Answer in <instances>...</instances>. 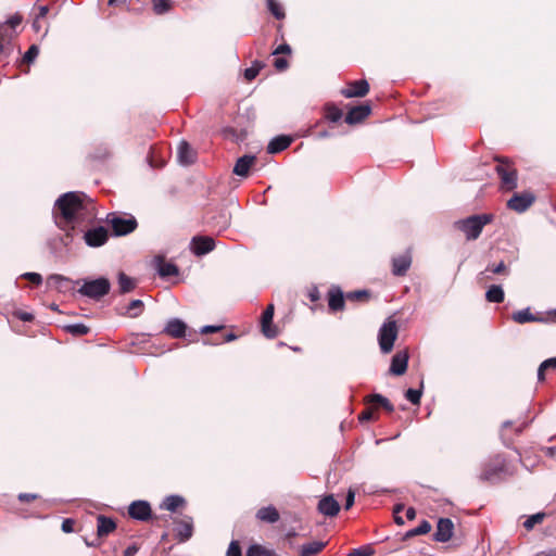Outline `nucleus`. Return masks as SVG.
<instances>
[{"mask_svg":"<svg viewBox=\"0 0 556 556\" xmlns=\"http://www.w3.org/2000/svg\"><path fill=\"white\" fill-rule=\"evenodd\" d=\"M328 306L332 312H339L344 308V294L339 287H331L328 292Z\"/></svg>","mask_w":556,"mask_h":556,"instance_id":"nucleus-25","label":"nucleus"},{"mask_svg":"<svg viewBox=\"0 0 556 556\" xmlns=\"http://www.w3.org/2000/svg\"><path fill=\"white\" fill-rule=\"evenodd\" d=\"M396 338L397 326L395 320L383 323L378 332L379 346L383 354H388L392 351Z\"/></svg>","mask_w":556,"mask_h":556,"instance_id":"nucleus-8","label":"nucleus"},{"mask_svg":"<svg viewBox=\"0 0 556 556\" xmlns=\"http://www.w3.org/2000/svg\"><path fill=\"white\" fill-rule=\"evenodd\" d=\"M151 506L147 501H134L128 507V515L139 521H147L151 518Z\"/></svg>","mask_w":556,"mask_h":556,"instance_id":"nucleus-11","label":"nucleus"},{"mask_svg":"<svg viewBox=\"0 0 556 556\" xmlns=\"http://www.w3.org/2000/svg\"><path fill=\"white\" fill-rule=\"evenodd\" d=\"M408 365V354L406 351H400L391 359L390 374L401 376L405 374Z\"/></svg>","mask_w":556,"mask_h":556,"instance_id":"nucleus-22","label":"nucleus"},{"mask_svg":"<svg viewBox=\"0 0 556 556\" xmlns=\"http://www.w3.org/2000/svg\"><path fill=\"white\" fill-rule=\"evenodd\" d=\"M354 501H355V493H354L353 490L350 489L348 494H346V497H345L344 508L345 509H350L353 506Z\"/></svg>","mask_w":556,"mask_h":556,"instance_id":"nucleus-58","label":"nucleus"},{"mask_svg":"<svg viewBox=\"0 0 556 556\" xmlns=\"http://www.w3.org/2000/svg\"><path fill=\"white\" fill-rule=\"evenodd\" d=\"M274 66L277 71H285L289 66V63L285 58H277L274 62Z\"/></svg>","mask_w":556,"mask_h":556,"instance_id":"nucleus-56","label":"nucleus"},{"mask_svg":"<svg viewBox=\"0 0 556 556\" xmlns=\"http://www.w3.org/2000/svg\"><path fill=\"white\" fill-rule=\"evenodd\" d=\"M415 517H416V510H415V508H413V507H408V508L406 509V518H407L408 520H413V519H415Z\"/></svg>","mask_w":556,"mask_h":556,"instance_id":"nucleus-64","label":"nucleus"},{"mask_svg":"<svg viewBox=\"0 0 556 556\" xmlns=\"http://www.w3.org/2000/svg\"><path fill=\"white\" fill-rule=\"evenodd\" d=\"M292 142V138L289 136H277L273 138L268 146H267V152L269 154H276L283 150H286Z\"/></svg>","mask_w":556,"mask_h":556,"instance_id":"nucleus-27","label":"nucleus"},{"mask_svg":"<svg viewBox=\"0 0 556 556\" xmlns=\"http://www.w3.org/2000/svg\"><path fill=\"white\" fill-rule=\"evenodd\" d=\"M64 330L74 336H85L89 332V327L83 323L64 326Z\"/></svg>","mask_w":556,"mask_h":556,"instance_id":"nucleus-41","label":"nucleus"},{"mask_svg":"<svg viewBox=\"0 0 556 556\" xmlns=\"http://www.w3.org/2000/svg\"><path fill=\"white\" fill-rule=\"evenodd\" d=\"M506 475H511L508 470L506 459L503 455H496L489 463L484 464L480 479L489 482H497Z\"/></svg>","mask_w":556,"mask_h":556,"instance_id":"nucleus-4","label":"nucleus"},{"mask_svg":"<svg viewBox=\"0 0 556 556\" xmlns=\"http://www.w3.org/2000/svg\"><path fill=\"white\" fill-rule=\"evenodd\" d=\"M342 111L334 105L326 106V115L325 117L331 123H338L342 118Z\"/></svg>","mask_w":556,"mask_h":556,"instance_id":"nucleus-42","label":"nucleus"},{"mask_svg":"<svg viewBox=\"0 0 556 556\" xmlns=\"http://www.w3.org/2000/svg\"><path fill=\"white\" fill-rule=\"evenodd\" d=\"M489 274H495V275H508L509 269L504 261L495 263H490L486 265L485 269L480 273L481 278L484 279H491V276Z\"/></svg>","mask_w":556,"mask_h":556,"instance_id":"nucleus-31","label":"nucleus"},{"mask_svg":"<svg viewBox=\"0 0 556 556\" xmlns=\"http://www.w3.org/2000/svg\"><path fill=\"white\" fill-rule=\"evenodd\" d=\"M222 329V326H213V325H206V326H203L201 329H200V332L202 334H206V333H212V332H216L218 330Z\"/></svg>","mask_w":556,"mask_h":556,"instance_id":"nucleus-61","label":"nucleus"},{"mask_svg":"<svg viewBox=\"0 0 556 556\" xmlns=\"http://www.w3.org/2000/svg\"><path fill=\"white\" fill-rule=\"evenodd\" d=\"M374 551L369 546H362L354 548L349 553V556H371Z\"/></svg>","mask_w":556,"mask_h":556,"instance_id":"nucleus-51","label":"nucleus"},{"mask_svg":"<svg viewBox=\"0 0 556 556\" xmlns=\"http://www.w3.org/2000/svg\"><path fill=\"white\" fill-rule=\"evenodd\" d=\"M226 556H242L241 547H240L238 541L230 542L227 553H226Z\"/></svg>","mask_w":556,"mask_h":556,"instance_id":"nucleus-52","label":"nucleus"},{"mask_svg":"<svg viewBox=\"0 0 556 556\" xmlns=\"http://www.w3.org/2000/svg\"><path fill=\"white\" fill-rule=\"evenodd\" d=\"M498 162L495 170L501 179V187L503 190L511 191L518 186V173L514 165L504 159L496 157Z\"/></svg>","mask_w":556,"mask_h":556,"instance_id":"nucleus-6","label":"nucleus"},{"mask_svg":"<svg viewBox=\"0 0 556 556\" xmlns=\"http://www.w3.org/2000/svg\"><path fill=\"white\" fill-rule=\"evenodd\" d=\"M269 12L277 18L282 20L285 17L283 9L275 0H266Z\"/></svg>","mask_w":556,"mask_h":556,"instance_id":"nucleus-45","label":"nucleus"},{"mask_svg":"<svg viewBox=\"0 0 556 556\" xmlns=\"http://www.w3.org/2000/svg\"><path fill=\"white\" fill-rule=\"evenodd\" d=\"M345 298L352 301H363L369 298V292L367 290H356L348 292Z\"/></svg>","mask_w":556,"mask_h":556,"instance_id":"nucleus-49","label":"nucleus"},{"mask_svg":"<svg viewBox=\"0 0 556 556\" xmlns=\"http://www.w3.org/2000/svg\"><path fill=\"white\" fill-rule=\"evenodd\" d=\"M111 290V282L105 277H99L97 279H85L83 280L81 287L78 289V293L83 296L91 300L99 301Z\"/></svg>","mask_w":556,"mask_h":556,"instance_id":"nucleus-3","label":"nucleus"},{"mask_svg":"<svg viewBox=\"0 0 556 556\" xmlns=\"http://www.w3.org/2000/svg\"><path fill=\"white\" fill-rule=\"evenodd\" d=\"M21 278L29 280L31 283L39 286L42 283V277L38 273H24L21 275Z\"/></svg>","mask_w":556,"mask_h":556,"instance_id":"nucleus-50","label":"nucleus"},{"mask_svg":"<svg viewBox=\"0 0 556 556\" xmlns=\"http://www.w3.org/2000/svg\"><path fill=\"white\" fill-rule=\"evenodd\" d=\"M511 319L521 325L527 323L556 324V308L549 309L545 313L532 314L530 308L527 307L514 312Z\"/></svg>","mask_w":556,"mask_h":556,"instance_id":"nucleus-7","label":"nucleus"},{"mask_svg":"<svg viewBox=\"0 0 556 556\" xmlns=\"http://www.w3.org/2000/svg\"><path fill=\"white\" fill-rule=\"evenodd\" d=\"M256 518L261 521L275 523L279 520L280 516L278 510L273 506L262 507L256 513Z\"/></svg>","mask_w":556,"mask_h":556,"instance_id":"nucleus-30","label":"nucleus"},{"mask_svg":"<svg viewBox=\"0 0 556 556\" xmlns=\"http://www.w3.org/2000/svg\"><path fill=\"white\" fill-rule=\"evenodd\" d=\"M454 523L450 518H440L433 539L437 542L445 543L453 536Z\"/></svg>","mask_w":556,"mask_h":556,"instance_id":"nucleus-14","label":"nucleus"},{"mask_svg":"<svg viewBox=\"0 0 556 556\" xmlns=\"http://www.w3.org/2000/svg\"><path fill=\"white\" fill-rule=\"evenodd\" d=\"M185 504V498L180 495H168L161 504V508L168 511H175L178 507Z\"/></svg>","mask_w":556,"mask_h":556,"instance_id":"nucleus-34","label":"nucleus"},{"mask_svg":"<svg viewBox=\"0 0 556 556\" xmlns=\"http://www.w3.org/2000/svg\"><path fill=\"white\" fill-rule=\"evenodd\" d=\"M118 287L121 293H128L135 289L136 280L127 276L125 273H119Z\"/></svg>","mask_w":556,"mask_h":556,"instance_id":"nucleus-36","label":"nucleus"},{"mask_svg":"<svg viewBox=\"0 0 556 556\" xmlns=\"http://www.w3.org/2000/svg\"><path fill=\"white\" fill-rule=\"evenodd\" d=\"M308 299L312 301V302H317L319 299H320V293H319V290L317 287H312L309 290H308Z\"/></svg>","mask_w":556,"mask_h":556,"instance_id":"nucleus-60","label":"nucleus"},{"mask_svg":"<svg viewBox=\"0 0 556 556\" xmlns=\"http://www.w3.org/2000/svg\"><path fill=\"white\" fill-rule=\"evenodd\" d=\"M39 54V48L37 45H31L23 56L25 63H33Z\"/></svg>","mask_w":556,"mask_h":556,"instance_id":"nucleus-48","label":"nucleus"},{"mask_svg":"<svg viewBox=\"0 0 556 556\" xmlns=\"http://www.w3.org/2000/svg\"><path fill=\"white\" fill-rule=\"evenodd\" d=\"M97 522V533L99 536H105L116 529L115 521L104 515H99Z\"/></svg>","mask_w":556,"mask_h":556,"instance_id":"nucleus-28","label":"nucleus"},{"mask_svg":"<svg viewBox=\"0 0 556 556\" xmlns=\"http://www.w3.org/2000/svg\"><path fill=\"white\" fill-rule=\"evenodd\" d=\"M492 220L493 215L491 214H478L457 220L455 226L465 233L467 240H476L481 235L483 227Z\"/></svg>","mask_w":556,"mask_h":556,"instance_id":"nucleus-2","label":"nucleus"},{"mask_svg":"<svg viewBox=\"0 0 556 556\" xmlns=\"http://www.w3.org/2000/svg\"><path fill=\"white\" fill-rule=\"evenodd\" d=\"M106 222L117 237L131 233L138 226L137 219L132 215L117 212L108 214Z\"/></svg>","mask_w":556,"mask_h":556,"instance_id":"nucleus-5","label":"nucleus"},{"mask_svg":"<svg viewBox=\"0 0 556 556\" xmlns=\"http://www.w3.org/2000/svg\"><path fill=\"white\" fill-rule=\"evenodd\" d=\"M16 316L23 321H31L34 319V315L28 312H18Z\"/></svg>","mask_w":556,"mask_h":556,"instance_id":"nucleus-62","label":"nucleus"},{"mask_svg":"<svg viewBox=\"0 0 556 556\" xmlns=\"http://www.w3.org/2000/svg\"><path fill=\"white\" fill-rule=\"evenodd\" d=\"M163 332L175 339L184 338L187 334V325L179 318H170L166 323Z\"/></svg>","mask_w":556,"mask_h":556,"instance_id":"nucleus-21","label":"nucleus"},{"mask_svg":"<svg viewBox=\"0 0 556 556\" xmlns=\"http://www.w3.org/2000/svg\"><path fill=\"white\" fill-rule=\"evenodd\" d=\"M291 53V47L288 43H281L279 45L273 52L274 55L278 54H290Z\"/></svg>","mask_w":556,"mask_h":556,"instance_id":"nucleus-54","label":"nucleus"},{"mask_svg":"<svg viewBox=\"0 0 556 556\" xmlns=\"http://www.w3.org/2000/svg\"><path fill=\"white\" fill-rule=\"evenodd\" d=\"M326 546L325 542L312 541L303 544L299 549V556H316Z\"/></svg>","mask_w":556,"mask_h":556,"instance_id":"nucleus-32","label":"nucleus"},{"mask_svg":"<svg viewBox=\"0 0 556 556\" xmlns=\"http://www.w3.org/2000/svg\"><path fill=\"white\" fill-rule=\"evenodd\" d=\"M366 403L369 404H379L382 406L387 412L392 413L394 412V405L383 395L375 393L366 397Z\"/></svg>","mask_w":556,"mask_h":556,"instance_id":"nucleus-35","label":"nucleus"},{"mask_svg":"<svg viewBox=\"0 0 556 556\" xmlns=\"http://www.w3.org/2000/svg\"><path fill=\"white\" fill-rule=\"evenodd\" d=\"M371 113V106L369 104H361L353 106L345 116V123L355 125L364 121Z\"/></svg>","mask_w":556,"mask_h":556,"instance_id":"nucleus-20","label":"nucleus"},{"mask_svg":"<svg viewBox=\"0 0 556 556\" xmlns=\"http://www.w3.org/2000/svg\"><path fill=\"white\" fill-rule=\"evenodd\" d=\"M17 36L15 29H11L7 24L0 23V54H10L12 51L11 42Z\"/></svg>","mask_w":556,"mask_h":556,"instance_id":"nucleus-19","label":"nucleus"},{"mask_svg":"<svg viewBox=\"0 0 556 556\" xmlns=\"http://www.w3.org/2000/svg\"><path fill=\"white\" fill-rule=\"evenodd\" d=\"M153 3V10L156 14H164L169 11V0H151Z\"/></svg>","mask_w":556,"mask_h":556,"instance_id":"nucleus-46","label":"nucleus"},{"mask_svg":"<svg viewBox=\"0 0 556 556\" xmlns=\"http://www.w3.org/2000/svg\"><path fill=\"white\" fill-rule=\"evenodd\" d=\"M424 381H420L419 389H407L405 392V399L414 405H419L422 396Z\"/></svg>","mask_w":556,"mask_h":556,"instance_id":"nucleus-37","label":"nucleus"},{"mask_svg":"<svg viewBox=\"0 0 556 556\" xmlns=\"http://www.w3.org/2000/svg\"><path fill=\"white\" fill-rule=\"evenodd\" d=\"M72 283H74L72 279L59 274H52L47 278L48 287L62 293L70 291Z\"/></svg>","mask_w":556,"mask_h":556,"instance_id":"nucleus-23","label":"nucleus"},{"mask_svg":"<svg viewBox=\"0 0 556 556\" xmlns=\"http://www.w3.org/2000/svg\"><path fill=\"white\" fill-rule=\"evenodd\" d=\"M256 157L251 154H244L239 157L233 167V174L240 177H247L249 175L250 167L254 164Z\"/></svg>","mask_w":556,"mask_h":556,"instance_id":"nucleus-26","label":"nucleus"},{"mask_svg":"<svg viewBox=\"0 0 556 556\" xmlns=\"http://www.w3.org/2000/svg\"><path fill=\"white\" fill-rule=\"evenodd\" d=\"M142 309H143V302L138 299L132 300V301H130V303L128 304V306L126 308V314L131 318H136L139 315H141Z\"/></svg>","mask_w":556,"mask_h":556,"instance_id":"nucleus-40","label":"nucleus"},{"mask_svg":"<svg viewBox=\"0 0 556 556\" xmlns=\"http://www.w3.org/2000/svg\"><path fill=\"white\" fill-rule=\"evenodd\" d=\"M545 518L544 513H536L531 516H529L525 522L523 527L529 531L532 530L536 525L541 523Z\"/></svg>","mask_w":556,"mask_h":556,"instance_id":"nucleus-43","label":"nucleus"},{"mask_svg":"<svg viewBox=\"0 0 556 556\" xmlns=\"http://www.w3.org/2000/svg\"><path fill=\"white\" fill-rule=\"evenodd\" d=\"M177 157L180 164L190 165L194 162V152L188 142L181 141L178 146Z\"/></svg>","mask_w":556,"mask_h":556,"instance_id":"nucleus-29","label":"nucleus"},{"mask_svg":"<svg viewBox=\"0 0 556 556\" xmlns=\"http://www.w3.org/2000/svg\"><path fill=\"white\" fill-rule=\"evenodd\" d=\"M535 201L532 192L515 193L508 201L507 207L517 213L526 212Z\"/></svg>","mask_w":556,"mask_h":556,"instance_id":"nucleus-10","label":"nucleus"},{"mask_svg":"<svg viewBox=\"0 0 556 556\" xmlns=\"http://www.w3.org/2000/svg\"><path fill=\"white\" fill-rule=\"evenodd\" d=\"M92 200L84 192L70 191L58 198L54 203V220L65 231V244L73 240L83 220L92 218Z\"/></svg>","mask_w":556,"mask_h":556,"instance_id":"nucleus-1","label":"nucleus"},{"mask_svg":"<svg viewBox=\"0 0 556 556\" xmlns=\"http://www.w3.org/2000/svg\"><path fill=\"white\" fill-rule=\"evenodd\" d=\"M139 548L136 544H132V545H129L125 551H124V556H135L137 553H138Z\"/></svg>","mask_w":556,"mask_h":556,"instance_id":"nucleus-63","label":"nucleus"},{"mask_svg":"<svg viewBox=\"0 0 556 556\" xmlns=\"http://www.w3.org/2000/svg\"><path fill=\"white\" fill-rule=\"evenodd\" d=\"M369 91V84L366 79L354 80L348 85L346 88L342 89L341 93L350 99V98H359L364 97Z\"/></svg>","mask_w":556,"mask_h":556,"instance_id":"nucleus-15","label":"nucleus"},{"mask_svg":"<svg viewBox=\"0 0 556 556\" xmlns=\"http://www.w3.org/2000/svg\"><path fill=\"white\" fill-rule=\"evenodd\" d=\"M504 298V290L498 285H492L485 292V299L490 303H502Z\"/></svg>","mask_w":556,"mask_h":556,"instance_id":"nucleus-33","label":"nucleus"},{"mask_svg":"<svg viewBox=\"0 0 556 556\" xmlns=\"http://www.w3.org/2000/svg\"><path fill=\"white\" fill-rule=\"evenodd\" d=\"M548 369H556V357L543 361L538 368V380H545V371Z\"/></svg>","mask_w":556,"mask_h":556,"instance_id":"nucleus-38","label":"nucleus"},{"mask_svg":"<svg viewBox=\"0 0 556 556\" xmlns=\"http://www.w3.org/2000/svg\"><path fill=\"white\" fill-rule=\"evenodd\" d=\"M358 419L361 422L369 421L374 419V410L372 408H366L364 412L361 413L358 416Z\"/></svg>","mask_w":556,"mask_h":556,"instance_id":"nucleus-55","label":"nucleus"},{"mask_svg":"<svg viewBox=\"0 0 556 556\" xmlns=\"http://www.w3.org/2000/svg\"><path fill=\"white\" fill-rule=\"evenodd\" d=\"M174 531L180 542L188 541L192 536V533H193L192 518L186 516L185 518L175 521Z\"/></svg>","mask_w":556,"mask_h":556,"instance_id":"nucleus-18","label":"nucleus"},{"mask_svg":"<svg viewBox=\"0 0 556 556\" xmlns=\"http://www.w3.org/2000/svg\"><path fill=\"white\" fill-rule=\"evenodd\" d=\"M215 248V241L211 237L197 236L193 237L190 243V249L192 253L197 256H202Z\"/></svg>","mask_w":556,"mask_h":556,"instance_id":"nucleus-13","label":"nucleus"},{"mask_svg":"<svg viewBox=\"0 0 556 556\" xmlns=\"http://www.w3.org/2000/svg\"><path fill=\"white\" fill-rule=\"evenodd\" d=\"M79 231L84 232L83 238H84L86 244L91 248L101 247L109 239L108 230L103 226H97V227L90 228L86 231H84L83 229H79Z\"/></svg>","mask_w":556,"mask_h":556,"instance_id":"nucleus-9","label":"nucleus"},{"mask_svg":"<svg viewBox=\"0 0 556 556\" xmlns=\"http://www.w3.org/2000/svg\"><path fill=\"white\" fill-rule=\"evenodd\" d=\"M274 311V305L269 304L263 312L261 318L262 333L268 339H274L278 336V329L273 325Z\"/></svg>","mask_w":556,"mask_h":556,"instance_id":"nucleus-12","label":"nucleus"},{"mask_svg":"<svg viewBox=\"0 0 556 556\" xmlns=\"http://www.w3.org/2000/svg\"><path fill=\"white\" fill-rule=\"evenodd\" d=\"M318 510L327 517H334L340 510V505L333 495H327L319 501Z\"/></svg>","mask_w":556,"mask_h":556,"instance_id":"nucleus-24","label":"nucleus"},{"mask_svg":"<svg viewBox=\"0 0 556 556\" xmlns=\"http://www.w3.org/2000/svg\"><path fill=\"white\" fill-rule=\"evenodd\" d=\"M431 530V525L427 520H422L416 528L406 532L405 538L427 534Z\"/></svg>","mask_w":556,"mask_h":556,"instance_id":"nucleus-39","label":"nucleus"},{"mask_svg":"<svg viewBox=\"0 0 556 556\" xmlns=\"http://www.w3.org/2000/svg\"><path fill=\"white\" fill-rule=\"evenodd\" d=\"M153 264H154V268H155L156 273L162 278L176 276L179 273L177 265H175L172 262H166L164 256H162V255H156L153 258Z\"/></svg>","mask_w":556,"mask_h":556,"instance_id":"nucleus-17","label":"nucleus"},{"mask_svg":"<svg viewBox=\"0 0 556 556\" xmlns=\"http://www.w3.org/2000/svg\"><path fill=\"white\" fill-rule=\"evenodd\" d=\"M247 556H274V554L262 545L253 544L248 548Z\"/></svg>","mask_w":556,"mask_h":556,"instance_id":"nucleus-44","label":"nucleus"},{"mask_svg":"<svg viewBox=\"0 0 556 556\" xmlns=\"http://www.w3.org/2000/svg\"><path fill=\"white\" fill-rule=\"evenodd\" d=\"M17 498H18V501H21L23 503H27V502L38 498V495L35 493H20Z\"/></svg>","mask_w":556,"mask_h":556,"instance_id":"nucleus-59","label":"nucleus"},{"mask_svg":"<svg viewBox=\"0 0 556 556\" xmlns=\"http://www.w3.org/2000/svg\"><path fill=\"white\" fill-rule=\"evenodd\" d=\"M61 529L65 533H71L74 531V521L70 518L64 519L61 526Z\"/></svg>","mask_w":556,"mask_h":556,"instance_id":"nucleus-57","label":"nucleus"},{"mask_svg":"<svg viewBox=\"0 0 556 556\" xmlns=\"http://www.w3.org/2000/svg\"><path fill=\"white\" fill-rule=\"evenodd\" d=\"M412 265V255L409 251L392 257V274L394 276H404Z\"/></svg>","mask_w":556,"mask_h":556,"instance_id":"nucleus-16","label":"nucleus"},{"mask_svg":"<svg viewBox=\"0 0 556 556\" xmlns=\"http://www.w3.org/2000/svg\"><path fill=\"white\" fill-rule=\"evenodd\" d=\"M21 23L22 16L20 14H14L4 22L11 29H15Z\"/></svg>","mask_w":556,"mask_h":556,"instance_id":"nucleus-53","label":"nucleus"},{"mask_svg":"<svg viewBox=\"0 0 556 556\" xmlns=\"http://www.w3.org/2000/svg\"><path fill=\"white\" fill-rule=\"evenodd\" d=\"M262 68V64L260 62H254L251 67L245 68L244 78L249 81L253 80L260 73Z\"/></svg>","mask_w":556,"mask_h":556,"instance_id":"nucleus-47","label":"nucleus"}]
</instances>
